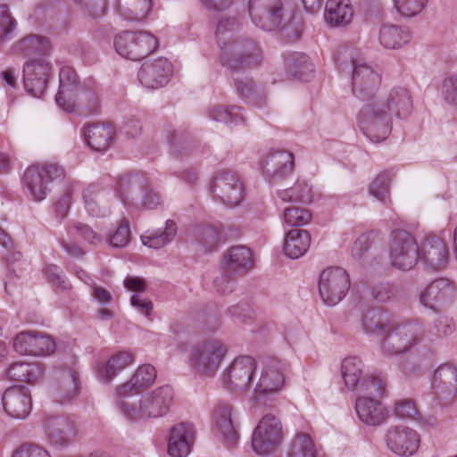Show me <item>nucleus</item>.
Segmentation results:
<instances>
[{
	"instance_id": "obj_25",
	"label": "nucleus",
	"mask_w": 457,
	"mask_h": 457,
	"mask_svg": "<svg viewBox=\"0 0 457 457\" xmlns=\"http://www.w3.org/2000/svg\"><path fill=\"white\" fill-rule=\"evenodd\" d=\"M59 90L55 96L56 104L65 112H72L79 97L78 76L73 68L63 66L60 69Z\"/></svg>"
},
{
	"instance_id": "obj_62",
	"label": "nucleus",
	"mask_w": 457,
	"mask_h": 457,
	"mask_svg": "<svg viewBox=\"0 0 457 457\" xmlns=\"http://www.w3.org/2000/svg\"><path fill=\"white\" fill-rule=\"evenodd\" d=\"M230 315L243 324L252 323L256 317L255 311L246 303H240L230 308Z\"/></svg>"
},
{
	"instance_id": "obj_12",
	"label": "nucleus",
	"mask_w": 457,
	"mask_h": 457,
	"mask_svg": "<svg viewBox=\"0 0 457 457\" xmlns=\"http://www.w3.org/2000/svg\"><path fill=\"white\" fill-rule=\"evenodd\" d=\"M113 46L120 57L137 62L152 54L158 46V40L146 31L124 30L114 37Z\"/></svg>"
},
{
	"instance_id": "obj_32",
	"label": "nucleus",
	"mask_w": 457,
	"mask_h": 457,
	"mask_svg": "<svg viewBox=\"0 0 457 457\" xmlns=\"http://www.w3.org/2000/svg\"><path fill=\"white\" fill-rule=\"evenodd\" d=\"M43 373L44 369L40 363L18 361L6 367L4 376L12 381L35 384L42 378Z\"/></svg>"
},
{
	"instance_id": "obj_8",
	"label": "nucleus",
	"mask_w": 457,
	"mask_h": 457,
	"mask_svg": "<svg viewBox=\"0 0 457 457\" xmlns=\"http://www.w3.org/2000/svg\"><path fill=\"white\" fill-rule=\"evenodd\" d=\"M364 363L356 355H349L341 361V377L345 387L358 394H374L377 396L386 395V384L378 376L363 375Z\"/></svg>"
},
{
	"instance_id": "obj_53",
	"label": "nucleus",
	"mask_w": 457,
	"mask_h": 457,
	"mask_svg": "<svg viewBox=\"0 0 457 457\" xmlns=\"http://www.w3.org/2000/svg\"><path fill=\"white\" fill-rule=\"evenodd\" d=\"M400 293L399 287L389 281H383L373 285L370 288L371 296L378 303H387L395 299Z\"/></svg>"
},
{
	"instance_id": "obj_54",
	"label": "nucleus",
	"mask_w": 457,
	"mask_h": 457,
	"mask_svg": "<svg viewBox=\"0 0 457 457\" xmlns=\"http://www.w3.org/2000/svg\"><path fill=\"white\" fill-rule=\"evenodd\" d=\"M392 3L398 14L405 18H412L426 8L428 0H392Z\"/></svg>"
},
{
	"instance_id": "obj_41",
	"label": "nucleus",
	"mask_w": 457,
	"mask_h": 457,
	"mask_svg": "<svg viewBox=\"0 0 457 457\" xmlns=\"http://www.w3.org/2000/svg\"><path fill=\"white\" fill-rule=\"evenodd\" d=\"M311 245V236L307 230L295 228L286 235L283 251L290 259H298L304 255Z\"/></svg>"
},
{
	"instance_id": "obj_6",
	"label": "nucleus",
	"mask_w": 457,
	"mask_h": 457,
	"mask_svg": "<svg viewBox=\"0 0 457 457\" xmlns=\"http://www.w3.org/2000/svg\"><path fill=\"white\" fill-rule=\"evenodd\" d=\"M262 61L259 47L253 42L239 46L230 42V78L235 81L237 93L242 98L251 96L253 85L250 79L243 76L244 72Z\"/></svg>"
},
{
	"instance_id": "obj_50",
	"label": "nucleus",
	"mask_w": 457,
	"mask_h": 457,
	"mask_svg": "<svg viewBox=\"0 0 457 457\" xmlns=\"http://www.w3.org/2000/svg\"><path fill=\"white\" fill-rule=\"evenodd\" d=\"M390 175L388 172L379 173L370 184L369 194L383 204L390 202Z\"/></svg>"
},
{
	"instance_id": "obj_48",
	"label": "nucleus",
	"mask_w": 457,
	"mask_h": 457,
	"mask_svg": "<svg viewBox=\"0 0 457 457\" xmlns=\"http://www.w3.org/2000/svg\"><path fill=\"white\" fill-rule=\"evenodd\" d=\"M222 228L202 226L195 231V237L205 251H214L222 241Z\"/></svg>"
},
{
	"instance_id": "obj_60",
	"label": "nucleus",
	"mask_w": 457,
	"mask_h": 457,
	"mask_svg": "<svg viewBox=\"0 0 457 457\" xmlns=\"http://www.w3.org/2000/svg\"><path fill=\"white\" fill-rule=\"evenodd\" d=\"M130 240V229L129 226L127 222L122 221L115 229V231L111 234L107 239V242L110 246L113 248H123L125 247Z\"/></svg>"
},
{
	"instance_id": "obj_2",
	"label": "nucleus",
	"mask_w": 457,
	"mask_h": 457,
	"mask_svg": "<svg viewBox=\"0 0 457 457\" xmlns=\"http://www.w3.org/2000/svg\"><path fill=\"white\" fill-rule=\"evenodd\" d=\"M173 390L169 386H160L138 396L117 402L116 407L129 421L140 423L165 416L171 406Z\"/></svg>"
},
{
	"instance_id": "obj_36",
	"label": "nucleus",
	"mask_w": 457,
	"mask_h": 457,
	"mask_svg": "<svg viewBox=\"0 0 457 457\" xmlns=\"http://www.w3.org/2000/svg\"><path fill=\"white\" fill-rule=\"evenodd\" d=\"M116 13L128 22H142L152 11V0H117Z\"/></svg>"
},
{
	"instance_id": "obj_7",
	"label": "nucleus",
	"mask_w": 457,
	"mask_h": 457,
	"mask_svg": "<svg viewBox=\"0 0 457 457\" xmlns=\"http://www.w3.org/2000/svg\"><path fill=\"white\" fill-rule=\"evenodd\" d=\"M212 13V58L226 68L228 65V0H199Z\"/></svg>"
},
{
	"instance_id": "obj_16",
	"label": "nucleus",
	"mask_w": 457,
	"mask_h": 457,
	"mask_svg": "<svg viewBox=\"0 0 457 457\" xmlns=\"http://www.w3.org/2000/svg\"><path fill=\"white\" fill-rule=\"evenodd\" d=\"M248 12L253 23L264 31H274L282 22L280 0H249Z\"/></svg>"
},
{
	"instance_id": "obj_4",
	"label": "nucleus",
	"mask_w": 457,
	"mask_h": 457,
	"mask_svg": "<svg viewBox=\"0 0 457 457\" xmlns=\"http://www.w3.org/2000/svg\"><path fill=\"white\" fill-rule=\"evenodd\" d=\"M227 345L218 339H207L190 346L186 362L195 376L212 378L218 372L227 355Z\"/></svg>"
},
{
	"instance_id": "obj_56",
	"label": "nucleus",
	"mask_w": 457,
	"mask_h": 457,
	"mask_svg": "<svg viewBox=\"0 0 457 457\" xmlns=\"http://www.w3.org/2000/svg\"><path fill=\"white\" fill-rule=\"evenodd\" d=\"M440 94L447 105L457 106V71L445 77Z\"/></svg>"
},
{
	"instance_id": "obj_57",
	"label": "nucleus",
	"mask_w": 457,
	"mask_h": 457,
	"mask_svg": "<svg viewBox=\"0 0 457 457\" xmlns=\"http://www.w3.org/2000/svg\"><path fill=\"white\" fill-rule=\"evenodd\" d=\"M285 222L291 227L308 224L312 219L310 212L302 207H288L283 212Z\"/></svg>"
},
{
	"instance_id": "obj_49",
	"label": "nucleus",
	"mask_w": 457,
	"mask_h": 457,
	"mask_svg": "<svg viewBox=\"0 0 457 457\" xmlns=\"http://www.w3.org/2000/svg\"><path fill=\"white\" fill-rule=\"evenodd\" d=\"M49 47V41L46 37L29 35L15 46V51L22 54H44Z\"/></svg>"
},
{
	"instance_id": "obj_51",
	"label": "nucleus",
	"mask_w": 457,
	"mask_h": 457,
	"mask_svg": "<svg viewBox=\"0 0 457 457\" xmlns=\"http://www.w3.org/2000/svg\"><path fill=\"white\" fill-rule=\"evenodd\" d=\"M69 237H76L88 244L97 245L102 242L103 237L96 232L90 226L80 221H74L68 228Z\"/></svg>"
},
{
	"instance_id": "obj_30",
	"label": "nucleus",
	"mask_w": 457,
	"mask_h": 457,
	"mask_svg": "<svg viewBox=\"0 0 457 457\" xmlns=\"http://www.w3.org/2000/svg\"><path fill=\"white\" fill-rule=\"evenodd\" d=\"M49 64L44 60H33L23 66V83L26 91L34 97H41L46 87Z\"/></svg>"
},
{
	"instance_id": "obj_43",
	"label": "nucleus",
	"mask_w": 457,
	"mask_h": 457,
	"mask_svg": "<svg viewBox=\"0 0 457 457\" xmlns=\"http://www.w3.org/2000/svg\"><path fill=\"white\" fill-rule=\"evenodd\" d=\"M285 67L290 76L306 80L313 71V64L303 53H292L285 58Z\"/></svg>"
},
{
	"instance_id": "obj_3",
	"label": "nucleus",
	"mask_w": 457,
	"mask_h": 457,
	"mask_svg": "<svg viewBox=\"0 0 457 457\" xmlns=\"http://www.w3.org/2000/svg\"><path fill=\"white\" fill-rule=\"evenodd\" d=\"M356 115V123L363 135L371 142H381L392 132L393 117L377 96L363 100Z\"/></svg>"
},
{
	"instance_id": "obj_58",
	"label": "nucleus",
	"mask_w": 457,
	"mask_h": 457,
	"mask_svg": "<svg viewBox=\"0 0 457 457\" xmlns=\"http://www.w3.org/2000/svg\"><path fill=\"white\" fill-rule=\"evenodd\" d=\"M228 408L226 405L218 406L212 421V429L223 438L228 436Z\"/></svg>"
},
{
	"instance_id": "obj_64",
	"label": "nucleus",
	"mask_w": 457,
	"mask_h": 457,
	"mask_svg": "<svg viewBox=\"0 0 457 457\" xmlns=\"http://www.w3.org/2000/svg\"><path fill=\"white\" fill-rule=\"evenodd\" d=\"M12 457H51V455L40 445L25 444L17 448Z\"/></svg>"
},
{
	"instance_id": "obj_20",
	"label": "nucleus",
	"mask_w": 457,
	"mask_h": 457,
	"mask_svg": "<svg viewBox=\"0 0 457 457\" xmlns=\"http://www.w3.org/2000/svg\"><path fill=\"white\" fill-rule=\"evenodd\" d=\"M4 412L13 420H25L32 411L30 391L24 386H15L4 390L2 395Z\"/></svg>"
},
{
	"instance_id": "obj_10",
	"label": "nucleus",
	"mask_w": 457,
	"mask_h": 457,
	"mask_svg": "<svg viewBox=\"0 0 457 457\" xmlns=\"http://www.w3.org/2000/svg\"><path fill=\"white\" fill-rule=\"evenodd\" d=\"M64 176L63 168L56 163L36 164L25 170L22 185L34 201L41 202L51 191L52 184Z\"/></svg>"
},
{
	"instance_id": "obj_55",
	"label": "nucleus",
	"mask_w": 457,
	"mask_h": 457,
	"mask_svg": "<svg viewBox=\"0 0 457 457\" xmlns=\"http://www.w3.org/2000/svg\"><path fill=\"white\" fill-rule=\"evenodd\" d=\"M76 7L85 17L99 19L105 14V4L104 0H71Z\"/></svg>"
},
{
	"instance_id": "obj_33",
	"label": "nucleus",
	"mask_w": 457,
	"mask_h": 457,
	"mask_svg": "<svg viewBox=\"0 0 457 457\" xmlns=\"http://www.w3.org/2000/svg\"><path fill=\"white\" fill-rule=\"evenodd\" d=\"M284 374L278 364H267L262 370L261 378L255 386L256 400L262 401L266 395H272L279 391L284 385Z\"/></svg>"
},
{
	"instance_id": "obj_37",
	"label": "nucleus",
	"mask_w": 457,
	"mask_h": 457,
	"mask_svg": "<svg viewBox=\"0 0 457 457\" xmlns=\"http://www.w3.org/2000/svg\"><path fill=\"white\" fill-rule=\"evenodd\" d=\"M256 363L251 356H239L230 363V390L246 388L250 382Z\"/></svg>"
},
{
	"instance_id": "obj_31",
	"label": "nucleus",
	"mask_w": 457,
	"mask_h": 457,
	"mask_svg": "<svg viewBox=\"0 0 457 457\" xmlns=\"http://www.w3.org/2000/svg\"><path fill=\"white\" fill-rule=\"evenodd\" d=\"M394 321L383 309H371L364 312L360 320V328L369 337H378L381 340L387 337Z\"/></svg>"
},
{
	"instance_id": "obj_46",
	"label": "nucleus",
	"mask_w": 457,
	"mask_h": 457,
	"mask_svg": "<svg viewBox=\"0 0 457 457\" xmlns=\"http://www.w3.org/2000/svg\"><path fill=\"white\" fill-rule=\"evenodd\" d=\"M319 447L306 432H297L292 440L289 457H317Z\"/></svg>"
},
{
	"instance_id": "obj_5",
	"label": "nucleus",
	"mask_w": 457,
	"mask_h": 457,
	"mask_svg": "<svg viewBox=\"0 0 457 457\" xmlns=\"http://www.w3.org/2000/svg\"><path fill=\"white\" fill-rule=\"evenodd\" d=\"M424 323L420 320L394 321L390 332L379 343L381 354L387 357L404 354L423 340Z\"/></svg>"
},
{
	"instance_id": "obj_28",
	"label": "nucleus",
	"mask_w": 457,
	"mask_h": 457,
	"mask_svg": "<svg viewBox=\"0 0 457 457\" xmlns=\"http://www.w3.org/2000/svg\"><path fill=\"white\" fill-rule=\"evenodd\" d=\"M390 114L398 120H407L413 112V100L410 90L402 86L391 87L386 94L377 96Z\"/></svg>"
},
{
	"instance_id": "obj_23",
	"label": "nucleus",
	"mask_w": 457,
	"mask_h": 457,
	"mask_svg": "<svg viewBox=\"0 0 457 457\" xmlns=\"http://www.w3.org/2000/svg\"><path fill=\"white\" fill-rule=\"evenodd\" d=\"M431 393L440 403H447L457 395V369L445 363L440 365L435 371L431 383Z\"/></svg>"
},
{
	"instance_id": "obj_15",
	"label": "nucleus",
	"mask_w": 457,
	"mask_h": 457,
	"mask_svg": "<svg viewBox=\"0 0 457 457\" xmlns=\"http://www.w3.org/2000/svg\"><path fill=\"white\" fill-rule=\"evenodd\" d=\"M351 56L352 90L354 96L365 100L377 96L376 90L380 84V76L361 58Z\"/></svg>"
},
{
	"instance_id": "obj_18",
	"label": "nucleus",
	"mask_w": 457,
	"mask_h": 457,
	"mask_svg": "<svg viewBox=\"0 0 457 457\" xmlns=\"http://www.w3.org/2000/svg\"><path fill=\"white\" fill-rule=\"evenodd\" d=\"M455 296V286L445 278H439L428 283L418 295L419 303L423 307L436 312Z\"/></svg>"
},
{
	"instance_id": "obj_45",
	"label": "nucleus",
	"mask_w": 457,
	"mask_h": 457,
	"mask_svg": "<svg viewBox=\"0 0 457 457\" xmlns=\"http://www.w3.org/2000/svg\"><path fill=\"white\" fill-rule=\"evenodd\" d=\"M253 268L252 251L245 245L230 246V274L248 272Z\"/></svg>"
},
{
	"instance_id": "obj_9",
	"label": "nucleus",
	"mask_w": 457,
	"mask_h": 457,
	"mask_svg": "<svg viewBox=\"0 0 457 457\" xmlns=\"http://www.w3.org/2000/svg\"><path fill=\"white\" fill-rule=\"evenodd\" d=\"M387 256L392 268L409 271L419 262V242L411 232L395 228L388 237Z\"/></svg>"
},
{
	"instance_id": "obj_42",
	"label": "nucleus",
	"mask_w": 457,
	"mask_h": 457,
	"mask_svg": "<svg viewBox=\"0 0 457 457\" xmlns=\"http://www.w3.org/2000/svg\"><path fill=\"white\" fill-rule=\"evenodd\" d=\"M177 232V223L173 220H167L163 230H148L141 236V241L145 246L161 249L173 241Z\"/></svg>"
},
{
	"instance_id": "obj_61",
	"label": "nucleus",
	"mask_w": 457,
	"mask_h": 457,
	"mask_svg": "<svg viewBox=\"0 0 457 457\" xmlns=\"http://www.w3.org/2000/svg\"><path fill=\"white\" fill-rule=\"evenodd\" d=\"M80 103L89 114H96L100 109V94L96 88L86 89L81 93Z\"/></svg>"
},
{
	"instance_id": "obj_19",
	"label": "nucleus",
	"mask_w": 457,
	"mask_h": 457,
	"mask_svg": "<svg viewBox=\"0 0 457 457\" xmlns=\"http://www.w3.org/2000/svg\"><path fill=\"white\" fill-rule=\"evenodd\" d=\"M386 443L388 449L402 457L412 456L420 448V434L406 426L390 427L386 434Z\"/></svg>"
},
{
	"instance_id": "obj_26",
	"label": "nucleus",
	"mask_w": 457,
	"mask_h": 457,
	"mask_svg": "<svg viewBox=\"0 0 457 457\" xmlns=\"http://www.w3.org/2000/svg\"><path fill=\"white\" fill-rule=\"evenodd\" d=\"M155 378L156 370L154 366L150 364L139 366L129 381L115 388V404L117 402L138 396L140 391L151 386Z\"/></svg>"
},
{
	"instance_id": "obj_14",
	"label": "nucleus",
	"mask_w": 457,
	"mask_h": 457,
	"mask_svg": "<svg viewBox=\"0 0 457 457\" xmlns=\"http://www.w3.org/2000/svg\"><path fill=\"white\" fill-rule=\"evenodd\" d=\"M12 348L21 355L45 357L52 354L56 345L54 339L44 332L25 330L14 337Z\"/></svg>"
},
{
	"instance_id": "obj_44",
	"label": "nucleus",
	"mask_w": 457,
	"mask_h": 457,
	"mask_svg": "<svg viewBox=\"0 0 457 457\" xmlns=\"http://www.w3.org/2000/svg\"><path fill=\"white\" fill-rule=\"evenodd\" d=\"M277 195L284 203H310L313 200L312 187L304 180H297L290 187L278 189Z\"/></svg>"
},
{
	"instance_id": "obj_63",
	"label": "nucleus",
	"mask_w": 457,
	"mask_h": 457,
	"mask_svg": "<svg viewBox=\"0 0 457 457\" xmlns=\"http://www.w3.org/2000/svg\"><path fill=\"white\" fill-rule=\"evenodd\" d=\"M89 295L91 300L99 306H109L113 301L111 292L96 283H92L89 288Z\"/></svg>"
},
{
	"instance_id": "obj_27",
	"label": "nucleus",
	"mask_w": 457,
	"mask_h": 457,
	"mask_svg": "<svg viewBox=\"0 0 457 457\" xmlns=\"http://www.w3.org/2000/svg\"><path fill=\"white\" fill-rule=\"evenodd\" d=\"M419 262L432 270H441L448 261L449 253L444 240L428 235L419 242Z\"/></svg>"
},
{
	"instance_id": "obj_40",
	"label": "nucleus",
	"mask_w": 457,
	"mask_h": 457,
	"mask_svg": "<svg viewBox=\"0 0 457 457\" xmlns=\"http://www.w3.org/2000/svg\"><path fill=\"white\" fill-rule=\"evenodd\" d=\"M411 30L403 26L383 23L378 31L379 44L386 49H400L410 43Z\"/></svg>"
},
{
	"instance_id": "obj_59",
	"label": "nucleus",
	"mask_w": 457,
	"mask_h": 457,
	"mask_svg": "<svg viewBox=\"0 0 457 457\" xmlns=\"http://www.w3.org/2000/svg\"><path fill=\"white\" fill-rule=\"evenodd\" d=\"M394 414L400 419H407L416 421L419 411L414 402L411 399H401L395 401L393 407Z\"/></svg>"
},
{
	"instance_id": "obj_22",
	"label": "nucleus",
	"mask_w": 457,
	"mask_h": 457,
	"mask_svg": "<svg viewBox=\"0 0 457 457\" xmlns=\"http://www.w3.org/2000/svg\"><path fill=\"white\" fill-rule=\"evenodd\" d=\"M355 400V411L359 420L370 427H378L386 423L389 418V411L385 404L377 399L374 394H359Z\"/></svg>"
},
{
	"instance_id": "obj_39",
	"label": "nucleus",
	"mask_w": 457,
	"mask_h": 457,
	"mask_svg": "<svg viewBox=\"0 0 457 457\" xmlns=\"http://www.w3.org/2000/svg\"><path fill=\"white\" fill-rule=\"evenodd\" d=\"M134 362V356L130 352L120 351L112 354L104 365L96 369V377L99 380L111 383L121 371Z\"/></svg>"
},
{
	"instance_id": "obj_1",
	"label": "nucleus",
	"mask_w": 457,
	"mask_h": 457,
	"mask_svg": "<svg viewBox=\"0 0 457 457\" xmlns=\"http://www.w3.org/2000/svg\"><path fill=\"white\" fill-rule=\"evenodd\" d=\"M141 193L142 205L154 209L161 204V196L150 188L149 178L143 172L134 171L116 179L115 189H102L97 185H90L82 192L87 212L96 218L104 217L110 212V201L113 197L126 207L135 204L136 196Z\"/></svg>"
},
{
	"instance_id": "obj_34",
	"label": "nucleus",
	"mask_w": 457,
	"mask_h": 457,
	"mask_svg": "<svg viewBox=\"0 0 457 457\" xmlns=\"http://www.w3.org/2000/svg\"><path fill=\"white\" fill-rule=\"evenodd\" d=\"M79 374L75 368L62 370L59 376L54 398L61 404L71 403L79 395Z\"/></svg>"
},
{
	"instance_id": "obj_47",
	"label": "nucleus",
	"mask_w": 457,
	"mask_h": 457,
	"mask_svg": "<svg viewBox=\"0 0 457 457\" xmlns=\"http://www.w3.org/2000/svg\"><path fill=\"white\" fill-rule=\"evenodd\" d=\"M247 197L245 179L240 173L230 170V210L245 207Z\"/></svg>"
},
{
	"instance_id": "obj_29",
	"label": "nucleus",
	"mask_w": 457,
	"mask_h": 457,
	"mask_svg": "<svg viewBox=\"0 0 457 457\" xmlns=\"http://www.w3.org/2000/svg\"><path fill=\"white\" fill-rule=\"evenodd\" d=\"M43 428L48 444L59 450L66 448L74 435L73 423L68 417L62 415L47 417Z\"/></svg>"
},
{
	"instance_id": "obj_21",
	"label": "nucleus",
	"mask_w": 457,
	"mask_h": 457,
	"mask_svg": "<svg viewBox=\"0 0 457 457\" xmlns=\"http://www.w3.org/2000/svg\"><path fill=\"white\" fill-rule=\"evenodd\" d=\"M196 438L193 423L183 421L170 428L167 437V453L170 457H187Z\"/></svg>"
},
{
	"instance_id": "obj_38",
	"label": "nucleus",
	"mask_w": 457,
	"mask_h": 457,
	"mask_svg": "<svg viewBox=\"0 0 457 457\" xmlns=\"http://www.w3.org/2000/svg\"><path fill=\"white\" fill-rule=\"evenodd\" d=\"M323 16L325 22L330 27L348 25L353 16L350 0H327Z\"/></svg>"
},
{
	"instance_id": "obj_24",
	"label": "nucleus",
	"mask_w": 457,
	"mask_h": 457,
	"mask_svg": "<svg viewBox=\"0 0 457 457\" xmlns=\"http://www.w3.org/2000/svg\"><path fill=\"white\" fill-rule=\"evenodd\" d=\"M294 157L287 151L272 152L259 162V170L270 182L284 179L293 170Z\"/></svg>"
},
{
	"instance_id": "obj_11",
	"label": "nucleus",
	"mask_w": 457,
	"mask_h": 457,
	"mask_svg": "<svg viewBox=\"0 0 457 457\" xmlns=\"http://www.w3.org/2000/svg\"><path fill=\"white\" fill-rule=\"evenodd\" d=\"M285 438L283 424L272 413L263 415L252 433V448L258 455H270L282 445Z\"/></svg>"
},
{
	"instance_id": "obj_17",
	"label": "nucleus",
	"mask_w": 457,
	"mask_h": 457,
	"mask_svg": "<svg viewBox=\"0 0 457 457\" xmlns=\"http://www.w3.org/2000/svg\"><path fill=\"white\" fill-rule=\"evenodd\" d=\"M172 75L173 64L164 57L143 62L137 71V79L140 84L150 89L163 87L170 82Z\"/></svg>"
},
{
	"instance_id": "obj_52",
	"label": "nucleus",
	"mask_w": 457,
	"mask_h": 457,
	"mask_svg": "<svg viewBox=\"0 0 457 457\" xmlns=\"http://www.w3.org/2000/svg\"><path fill=\"white\" fill-rule=\"evenodd\" d=\"M213 200L227 204L228 193V176L226 170L217 172L209 186Z\"/></svg>"
},
{
	"instance_id": "obj_35",
	"label": "nucleus",
	"mask_w": 457,
	"mask_h": 457,
	"mask_svg": "<svg viewBox=\"0 0 457 457\" xmlns=\"http://www.w3.org/2000/svg\"><path fill=\"white\" fill-rule=\"evenodd\" d=\"M86 144L96 152L109 148L113 139V129L108 124H89L81 130Z\"/></svg>"
},
{
	"instance_id": "obj_13",
	"label": "nucleus",
	"mask_w": 457,
	"mask_h": 457,
	"mask_svg": "<svg viewBox=\"0 0 457 457\" xmlns=\"http://www.w3.org/2000/svg\"><path fill=\"white\" fill-rule=\"evenodd\" d=\"M349 288V275L341 267H328L320 274L319 295L322 302L328 306H335L341 302Z\"/></svg>"
}]
</instances>
